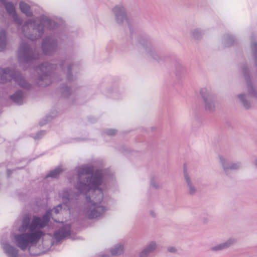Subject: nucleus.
<instances>
[{
  "instance_id": "obj_10",
  "label": "nucleus",
  "mask_w": 257,
  "mask_h": 257,
  "mask_svg": "<svg viewBox=\"0 0 257 257\" xmlns=\"http://www.w3.org/2000/svg\"><path fill=\"white\" fill-rule=\"evenodd\" d=\"M4 5L5 9L9 15L12 17L14 21L18 25H20L22 23V20L17 15L16 12L15 6L11 2H6L5 0H0Z\"/></svg>"
},
{
  "instance_id": "obj_18",
  "label": "nucleus",
  "mask_w": 257,
  "mask_h": 257,
  "mask_svg": "<svg viewBox=\"0 0 257 257\" xmlns=\"http://www.w3.org/2000/svg\"><path fill=\"white\" fill-rule=\"evenodd\" d=\"M19 8L21 12L27 17H31L32 12L29 5L24 2H21L19 4Z\"/></svg>"
},
{
  "instance_id": "obj_24",
  "label": "nucleus",
  "mask_w": 257,
  "mask_h": 257,
  "mask_svg": "<svg viewBox=\"0 0 257 257\" xmlns=\"http://www.w3.org/2000/svg\"><path fill=\"white\" fill-rule=\"evenodd\" d=\"M203 35L202 31L198 28L194 29L191 32V36L195 39H199Z\"/></svg>"
},
{
  "instance_id": "obj_26",
  "label": "nucleus",
  "mask_w": 257,
  "mask_h": 257,
  "mask_svg": "<svg viewBox=\"0 0 257 257\" xmlns=\"http://www.w3.org/2000/svg\"><path fill=\"white\" fill-rule=\"evenodd\" d=\"M106 133L108 135L113 136L116 134V131L113 129H110L107 130Z\"/></svg>"
},
{
  "instance_id": "obj_13",
  "label": "nucleus",
  "mask_w": 257,
  "mask_h": 257,
  "mask_svg": "<svg viewBox=\"0 0 257 257\" xmlns=\"http://www.w3.org/2000/svg\"><path fill=\"white\" fill-rule=\"evenodd\" d=\"M2 248L4 253L9 257H18L19 249L9 242L1 243Z\"/></svg>"
},
{
  "instance_id": "obj_5",
  "label": "nucleus",
  "mask_w": 257,
  "mask_h": 257,
  "mask_svg": "<svg viewBox=\"0 0 257 257\" xmlns=\"http://www.w3.org/2000/svg\"><path fill=\"white\" fill-rule=\"evenodd\" d=\"M54 68L53 64L48 63H44L37 68V71L40 75L38 82L39 85L45 86L51 83L49 73Z\"/></svg>"
},
{
  "instance_id": "obj_20",
  "label": "nucleus",
  "mask_w": 257,
  "mask_h": 257,
  "mask_svg": "<svg viewBox=\"0 0 257 257\" xmlns=\"http://www.w3.org/2000/svg\"><path fill=\"white\" fill-rule=\"evenodd\" d=\"M24 96L23 92L21 91H17L16 93L11 96V98L18 104L23 103Z\"/></svg>"
},
{
  "instance_id": "obj_7",
  "label": "nucleus",
  "mask_w": 257,
  "mask_h": 257,
  "mask_svg": "<svg viewBox=\"0 0 257 257\" xmlns=\"http://www.w3.org/2000/svg\"><path fill=\"white\" fill-rule=\"evenodd\" d=\"M199 93L202 99L205 111L209 112H213L216 108L215 98L210 90L204 87L200 90Z\"/></svg>"
},
{
  "instance_id": "obj_12",
  "label": "nucleus",
  "mask_w": 257,
  "mask_h": 257,
  "mask_svg": "<svg viewBox=\"0 0 257 257\" xmlns=\"http://www.w3.org/2000/svg\"><path fill=\"white\" fill-rule=\"evenodd\" d=\"M236 242V240L234 238H229L225 241L212 246L210 248V250L213 252H217L223 250L227 249Z\"/></svg>"
},
{
  "instance_id": "obj_17",
  "label": "nucleus",
  "mask_w": 257,
  "mask_h": 257,
  "mask_svg": "<svg viewBox=\"0 0 257 257\" xmlns=\"http://www.w3.org/2000/svg\"><path fill=\"white\" fill-rule=\"evenodd\" d=\"M147 54L152 60L157 62H161L164 60L163 57H162L154 49L147 50Z\"/></svg>"
},
{
  "instance_id": "obj_1",
  "label": "nucleus",
  "mask_w": 257,
  "mask_h": 257,
  "mask_svg": "<svg viewBox=\"0 0 257 257\" xmlns=\"http://www.w3.org/2000/svg\"><path fill=\"white\" fill-rule=\"evenodd\" d=\"M77 195L66 192L63 196L64 201L65 202L51 210L47 211L42 218L34 216L31 219L30 215H25L18 228L20 233H14L11 235V238L17 247L22 250H25L36 245L45 235L41 229L47 225L50 216L53 218L54 216L59 213L60 211L61 213L66 212L69 213L70 204Z\"/></svg>"
},
{
  "instance_id": "obj_25",
  "label": "nucleus",
  "mask_w": 257,
  "mask_h": 257,
  "mask_svg": "<svg viewBox=\"0 0 257 257\" xmlns=\"http://www.w3.org/2000/svg\"><path fill=\"white\" fill-rule=\"evenodd\" d=\"M63 171V169L61 167H58L56 168L55 169L51 171L49 174L47 176V177H51L52 178H56L57 176Z\"/></svg>"
},
{
  "instance_id": "obj_2",
  "label": "nucleus",
  "mask_w": 257,
  "mask_h": 257,
  "mask_svg": "<svg viewBox=\"0 0 257 257\" xmlns=\"http://www.w3.org/2000/svg\"><path fill=\"white\" fill-rule=\"evenodd\" d=\"M92 167L82 166L76 168V188L80 194L86 195L88 206L84 210V214L89 219H94L101 216L106 210L98 205L103 199L102 191V173L97 170L92 174Z\"/></svg>"
},
{
  "instance_id": "obj_14",
  "label": "nucleus",
  "mask_w": 257,
  "mask_h": 257,
  "mask_svg": "<svg viewBox=\"0 0 257 257\" xmlns=\"http://www.w3.org/2000/svg\"><path fill=\"white\" fill-rule=\"evenodd\" d=\"M183 174L188 193L191 195L195 194L197 192V189L193 184L186 169H184Z\"/></svg>"
},
{
  "instance_id": "obj_23",
  "label": "nucleus",
  "mask_w": 257,
  "mask_h": 257,
  "mask_svg": "<svg viewBox=\"0 0 257 257\" xmlns=\"http://www.w3.org/2000/svg\"><path fill=\"white\" fill-rule=\"evenodd\" d=\"M247 96L249 97L257 96V90L251 84H248L247 87Z\"/></svg>"
},
{
  "instance_id": "obj_27",
  "label": "nucleus",
  "mask_w": 257,
  "mask_h": 257,
  "mask_svg": "<svg viewBox=\"0 0 257 257\" xmlns=\"http://www.w3.org/2000/svg\"><path fill=\"white\" fill-rule=\"evenodd\" d=\"M167 250L170 252H175L177 251V249L175 247L170 246L168 247Z\"/></svg>"
},
{
  "instance_id": "obj_6",
  "label": "nucleus",
  "mask_w": 257,
  "mask_h": 257,
  "mask_svg": "<svg viewBox=\"0 0 257 257\" xmlns=\"http://www.w3.org/2000/svg\"><path fill=\"white\" fill-rule=\"evenodd\" d=\"M115 23L120 26L127 24L128 18L125 6L121 3L115 5L111 9Z\"/></svg>"
},
{
  "instance_id": "obj_28",
  "label": "nucleus",
  "mask_w": 257,
  "mask_h": 257,
  "mask_svg": "<svg viewBox=\"0 0 257 257\" xmlns=\"http://www.w3.org/2000/svg\"><path fill=\"white\" fill-rule=\"evenodd\" d=\"M151 185L156 188L159 187L158 184L157 183H155L153 180H152L151 181Z\"/></svg>"
},
{
  "instance_id": "obj_22",
  "label": "nucleus",
  "mask_w": 257,
  "mask_h": 257,
  "mask_svg": "<svg viewBox=\"0 0 257 257\" xmlns=\"http://www.w3.org/2000/svg\"><path fill=\"white\" fill-rule=\"evenodd\" d=\"M7 45V39L5 31H0V51L3 50Z\"/></svg>"
},
{
  "instance_id": "obj_15",
  "label": "nucleus",
  "mask_w": 257,
  "mask_h": 257,
  "mask_svg": "<svg viewBox=\"0 0 257 257\" xmlns=\"http://www.w3.org/2000/svg\"><path fill=\"white\" fill-rule=\"evenodd\" d=\"M157 248V244L155 241L149 242L139 253L140 257H148L150 254L153 252Z\"/></svg>"
},
{
  "instance_id": "obj_29",
  "label": "nucleus",
  "mask_w": 257,
  "mask_h": 257,
  "mask_svg": "<svg viewBox=\"0 0 257 257\" xmlns=\"http://www.w3.org/2000/svg\"><path fill=\"white\" fill-rule=\"evenodd\" d=\"M150 215L153 217H155L156 216V213L155 211H150Z\"/></svg>"
},
{
  "instance_id": "obj_30",
  "label": "nucleus",
  "mask_w": 257,
  "mask_h": 257,
  "mask_svg": "<svg viewBox=\"0 0 257 257\" xmlns=\"http://www.w3.org/2000/svg\"><path fill=\"white\" fill-rule=\"evenodd\" d=\"M256 46H257V43H255L251 44V47L252 49H255Z\"/></svg>"
},
{
  "instance_id": "obj_19",
  "label": "nucleus",
  "mask_w": 257,
  "mask_h": 257,
  "mask_svg": "<svg viewBox=\"0 0 257 257\" xmlns=\"http://www.w3.org/2000/svg\"><path fill=\"white\" fill-rule=\"evenodd\" d=\"M124 252V246L121 244H117L110 249V252L113 255L118 256Z\"/></svg>"
},
{
  "instance_id": "obj_4",
  "label": "nucleus",
  "mask_w": 257,
  "mask_h": 257,
  "mask_svg": "<svg viewBox=\"0 0 257 257\" xmlns=\"http://www.w3.org/2000/svg\"><path fill=\"white\" fill-rule=\"evenodd\" d=\"M13 79L23 88L29 87V84L19 73L8 68L0 69V83H5Z\"/></svg>"
},
{
  "instance_id": "obj_16",
  "label": "nucleus",
  "mask_w": 257,
  "mask_h": 257,
  "mask_svg": "<svg viewBox=\"0 0 257 257\" xmlns=\"http://www.w3.org/2000/svg\"><path fill=\"white\" fill-rule=\"evenodd\" d=\"M56 46L55 42L50 38L44 40L42 43L43 51L47 55L50 54L53 52L55 50Z\"/></svg>"
},
{
  "instance_id": "obj_31",
  "label": "nucleus",
  "mask_w": 257,
  "mask_h": 257,
  "mask_svg": "<svg viewBox=\"0 0 257 257\" xmlns=\"http://www.w3.org/2000/svg\"><path fill=\"white\" fill-rule=\"evenodd\" d=\"M254 164L255 166L257 168V159H256L255 160H254Z\"/></svg>"
},
{
  "instance_id": "obj_33",
  "label": "nucleus",
  "mask_w": 257,
  "mask_h": 257,
  "mask_svg": "<svg viewBox=\"0 0 257 257\" xmlns=\"http://www.w3.org/2000/svg\"><path fill=\"white\" fill-rule=\"evenodd\" d=\"M40 134H44V132H40Z\"/></svg>"
},
{
  "instance_id": "obj_11",
  "label": "nucleus",
  "mask_w": 257,
  "mask_h": 257,
  "mask_svg": "<svg viewBox=\"0 0 257 257\" xmlns=\"http://www.w3.org/2000/svg\"><path fill=\"white\" fill-rule=\"evenodd\" d=\"M60 228L54 234L55 238L59 241L70 234V227L69 224H64L63 222H60L58 225Z\"/></svg>"
},
{
  "instance_id": "obj_8",
  "label": "nucleus",
  "mask_w": 257,
  "mask_h": 257,
  "mask_svg": "<svg viewBox=\"0 0 257 257\" xmlns=\"http://www.w3.org/2000/svg\"><path fill=\"white\" fill-rule=\"evenodd\" d=\"M219 162L225 174L230 170H238L242 168V164L239 161H229L223 156H219Z\"/></svg>"
},
{
  "instance_id": "obj_9",
  "label": "nucleus",
  "mask_w": 257,
  "mask_h": 257,
  "mask_svg": "<svg viewBox=\"0 0 257 257\" xmlns=\"http://www.w3.org/2000/svg\"><path fill=\"white\" fill-rule=\"evenodd\" d=\"M33 53L27 44L22 43L18 50L19 58L23 62H28L36 58L33 56Z\"/></svg>"
},
{
  "instance_id": "obj_3",
  "label": "nucleus",
  "mask_w": 257,
  "mask_h": 257,
  "mask_svg": "<svg viewBox=\"0 0 257 257\" xmlns=\"http://www.w3.org/2000/svg\"><path fill=\"white\" fill-rule=\"evenodd\" d=\"M38 21L29 20L26 21L23 26L19 29L20 34L29 39L33 40L41 37L43 33L44 27L53 29L56 27V24L46 16H43L40 24Z\"/></svg>"
},
{
  "instance_id": "obj_32",
  "label": "nucleus",
  "mask_w": 257,
  "mask_h": 257,
  "mask_svg": "<svg viewBox=\"0 0 257 257\" xmlns=\"http://www.w3.org/2000/svg\"><path fill=\"white\" fill-rule=\"evenodd\" d=\"M102 257H110L109 255H104Z\"/></svg>"
},
{
  "instance_id": "obj_21",
  "label": "nucleus",
  "mask_w": 257,
  "mask_h": 257,
  "mask_svg": "<svg viewBox=\"0 0 257 257\" xmlns=\"http://www.w3.org/2000/svg\"><path fill=\"white\" fill-rule=\"evenodd\" d=\"M247 95H245L244 93H240L237 95V98L239 99L240 103L243 106L246 108H248L250 106V103L247 100Z\"/></svg>"
}]
</instances>
